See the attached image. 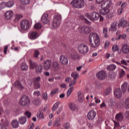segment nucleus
<instances>
[{"label": "nucleus", "mask_w": 129, "mask_h": 129, "mask_svg": "<svg viewBox=\"0 0 129 129\" xmlns=\"http://www.w3.org/2000/svg\"><path fill=\"white\" fill-rule=\"evenodd\" d=\"M118 27L126 28L127 27V20H125L123 18H121L118 21Z\"/></svg>", "instance_id": "obj_11"}, {"label": "nucleus", "mask_w": 129, "mask_h": 129, "mask_svg": "<svg viewBox=\"0 0 129 129\" xmlns=\"http://www.w3.org/2000/svg\"><path fill=\"white\" fill-rule=\"evenodd\" d=\"M52 68L55 70V71H58L59 69H60V66L59 65V63H58L56 61H54L52 63Z\"/></svg>", "instance_id": "obj_25"}, {"label": "nucleus", "mask_w": 129, "mask_h": 129, "mask_svg": "<svg viewBox=\"0 0 129 129\" xmlns=\"http://www.w3.org/2000/svg\"><path fill=\"white\" fill-rule=\"evenodd\" d=\"M38 37V33L36 31H33L30 33L29 38L31 40H36Z\"/></svg>", "instance_id": "obj_21"}, {"label": "nucleus", "mask_w": 129, "mask_h": 129, "mask_svg": "<svg viewBox=\"0 0 129 129\" xmlns=\"http://www.w3.org/2000/svg\"><path fill=\"white\" fill-rule=\"evenodd\" d=\"M34 127H35V126L34 123H33L30 125V127L28 128V129H34Z\"/></svg>", "instance_id": "obj_64"}, {"label": "nucleus", "mask_w": 129, "mask_h": 129, "mask_svg": "<svg viewBox=\"0 0 129 129\" xmlns=\"http://www.w3.org/2000/svg\"><path fill=\"white\" fill-rule=\"evenodd\" d=\"M43 66L42 65L40 64L38 66H37L35 69V71L36 73H42L43 72Z\"/></svg>", "instance_id": "obj_32"}, {"label": "nucleus", "mask_w": 129, "mask_h": 129, "mask_svg": "<svg viewBox=\"0 0 129 129\" xmlns=\"http://www.w3.org/2000/svg\"><path fill=\"white\" fill-rule=\"evenodd\" d=\"M110 91H111V89L110 88H108L105 90L104 94H105V95H108V94L110 93Z\"/></svg>", "instance_id": "obj_49"}, {"label": "nucleus", "mask_w": 129, "mask_h": 129, "mask_svg": "<svg viewBox=\"0 0 129 129\" xmlns=\"http://www.w3.org/2000/svg\"><path fill=\"white\" fill-rule=\"evenodd\" d=\"M14 5L15 3H14V1H10L6 4L1 3V6H3V7H6V6H7L8 8H12V7H13V6H14Z\"/></svg>", "instance_id": "obj_24"}, {"label": "nucleus", "mask_w": 129, "mask_h": 129, "mask_svg": "<svg viewBox=\"0 0 129 129\" xmlns=\"http://www.w3.org/2000/svg\"><path fill=\"white\" fill-rule=\"evenodd\" d=\"M47 14H44L41 17V21L44 25L48 24L49 22V17Z\"/></svg>", "instance_id": "obj_19"}, {"label": "nucleus", "mask_w": 129, "mask_h": 129, "mask_svg": "<svg viewBox=\"0 0 129 129\" xmlns=\"http://www.w3.org/2000/svg\"><path fill=\"white\" fill-rule=\"evenodd\" d=\"M20 27L23 31H28L30 29V27H31L30 21L26 20H22L20 23Z\"/></svg>", "instance_id": "obj_9"}, {"label": "nucleus", "mask_w": 129, "mask_h": 129, "mask_svg": "<svg viewBox=\"0 0 129 129\" xmlns=\"http://www.w3.org/2000/svg\"><path fill=\"white\" fill-rule=\"evenodd\" d=\"M13 12L11 11H7L5 15V19L6 20H10L12 19V17H13Z\"/></svg>", "instance_id": "obj_22"}, {"label": "nucleus", "mask_w": 129, "mask_h": 129, "mask_svg": "<svg viewBox=\"0 0 129 129\" xmlns=\"http://www.w3.org/2000/svg\"><path fill=\"white\" fill-rule=\"evenodd\" d=\"M19 121L18 120H14L11 122V125L14 128H17L19 126Z\"/></svg>", "instance_id": "obj_31"}, {"label": "nucleus", "mask_w": 129, "mask_h": 129, "mask_svg": "<svg viewBox=\"0 0 129 129\" xmlns=\"http://www.w3.org/2000/svg\"><path fill=\"white\" fill-rule=\"evenodd\" d=\"M71 76L73 78H74V80L72 81L69 85V87H70V88L68 89L67 92V97H69L71 95V93H72L73 89H74V88L73 86V85H75V84H76L77 80L78 78H79V74H77V73L76 72H74L71 74Z\"/></svg>", "instance_id": "obj_2"}, {"label": "nucleus", "mask_w": 129, "mask_h": 129, "mask_svg": "<svg viewBox=\"0 0 129 129\" xmlns=\"http://www.w3.org/2000/svg\"><path fill=\"white\" fill-rule=\"evenodd\" d=\"M40 80H41V78L37 77L34 79V82H40Z\"/></svg>", "instance_id": "obj_59"}, {"label": "nucleus", "mask_w": 129, "mask_h": 129, "mask_svg": "<svg viewBox=\"0 0 129 129\" xmlns=\"http://www.w3.org/2000/svg\"><path fill=\"white\" fill-rule=\"evenodd\" d=\"M34 28L36 29V30H39V29L42 28V24H41L40 23H37L34 25Z\"/></svg>", "instance_id": "obj_42"}, {"label": "nucleus", "mask_w": 129, "mask_h": 129, "mask_svg": "<svg viewBox=\"0 0 129 129\" xmlns=\"http://www.w3.org/2000/svg\"><path fill=\"white\" fill-rule=\"evenodd\" d=\"M78 31L81 34H89L90 28L88 26H80L78 28Z\"/></svg>", "instance_id": "obj_10"}, {"label": "nucleus", "mask_w": 129, "mask_h": 129, "mask_svg": "<svg viewBox=\"0 0 129 129\" xmlns=\"http://www.w3.org/2000/svg\"><path fill=\"white\" fill-rule=\"evenodd\" d=\"M89 40L92 48H97L100 44L99 35L95 33L89 34Z\"/></svg>", "instance_id": "obj_1"}, {"label": "nucleus", "mask_w": 129, "mask_h": 129, "mask_svg": "<svg viewBox=\"0 0 129 129\" xmlns=\"http://www.w3.org/2000/svg\"><path fill=\"white\" fill-rule=\"evenodd\" d=\"M39 55H40V52H39V50H35L33 55L34 58H38L39 57Z\"/></svg>", "instance_id": "obj_48"}, {"label": "nucleus", "mask_w": 129, "mask_h": 129, "mask_svg": "<svg viewBox=\"0 0 129 129\" xmlns=\"http://www.w3.org/2000/svg\"><path fill=\"white\" fill-rule=\"evenodd\" d=\"M61 19L62 17L60 14H57L54 16L53 21L52 23V27L53 29H56L60 25V22H61Z\"/></svg>", "instance_id": "obj_6"}, {"label": "nucleus", "mask_w": 129, "mask_h": 129, "mask_svg": "<svg viewBox=\"0 0 129 129\" xmlns=\"http://www.w3.org/2000/svg\"><path fill=\"white\" fill-rule=\"evenodd\" d=\"M125 74V72H124V71L123 70H121L120 73L119 74L120 78H122V77H123Z\"/></svg>", "instance_id": "obj_54"}, {"label": "nucleus", "mask_w": 129, "mask_h": 129, "mask_svg": "<svg viewBox=\"0 0 129 129\" xmlns=\"http://www.w3.org/2000/svg\"><path fill=\"white\" fill-rule=\"evenodd\" d=\"M115 118L117 121H121L123 119V115H122L121 113H118L116 114Z\"/></svg>", "instance_id": "obj_27"}, {"label": "nucleus", "mask_w": 129, "mask_h": 129, "mask_svg": "<svg viewBox=\"0 0 129 129\" xmlns=\"http://www.w3.org/2000/svg\"><path fill=\"white\" fill-rule=\"evenodd\" d=\"M21 70L22 71H27L28 70V66L26 63H22L21 66Z\"/></svg>", "instance_id": "obj_39"}, {"label": "nucleus", "mask_w": 129, "mask_h": 129, "mask_svg": "<svg viewBox=\"0 0 129 129\" xmlns=\"http://www.w3.org/2000/svg\"><path fill=\"white\" fill-rule=\"evenodd\" d=\"M122 12H123V9H122V8H120L117 11V14L121 15V14H122Z\"/></svg>", "instance_id": "obj_58"}, {"label": "nucleus", "mask_w": 129, "mask_h": 129, "mask_svg": "<svg viewBox=\"0 0 129 129\" xmlns=\"http://www.w3.org/2000/svg\"><path fill=\"white\" fill-rule=\"evenodd\" d=\"M126 38V34H120L118 37L116 36L115 38V40L116 41H119L120 39H122V40H124Z\"/></svg>", "instance_id": "obj_30"}, {"label": "nucleus", "mask_w": 129, "mask_h": 129, "mask_svg": "<svg viewBox=\"0 0 129 129\" xmlns=\"http://www.w3.org/2000/svg\"><path fill=\"white\" fill-rule=\"evenodd\" d=\"M34 89H39L40 88V83L38 82H34Z\"/></svg>", "instance_id": "obj_43"}, {"label": "nucleus", "mask_w": 129, "mask_h": 129, "mask_svg": "<svg viewBox=\"0 0 129 129\" xmlns=\"http://www.w3.org/2000/svg\"><path fill=\"white\" fill-rule=\"evenodd\" d=\"M96 76L100 80H103L106 77V72L104 71H100L96 74Z\"/></svg>", "instance_id": "obj_12"}, {"label": "nucleus", "mask_w": 129, "mask_h": 129, "mask_svg": "<svg viewBox=\"0 0 129 129\" xmlns=\"http://www.w3.org/2000/svg\"><path fill=\"white\" fill-rule=\"evenodd\" d=\"M119 48L118 45H114L112 48V51H113V52H115V51H117L118 50Z\"/></svg>", "instance_id": "obj_51"}, {"label": "nucleus", "mask_w": 129, "mask_h": 129, "mask_svg": "<svg viewBox=\"0 0 129 129\" xmlns=\"http://www.w3.org/2000/svg\"><path fill=\"white\" fill-rule=\"evenodd\" d=\"M71 4L76 9H82L84 7V0H73Z\"/></svg>", "instance_id": "obj_7"}, {"label": "nucleus", "mask_w": 129, "mask_h": 129, "mask_svg": "<svg viewBox=\"0 0 129 129\" xmlns=\"http://www.w3.org/2000/svg\"><path fill=\"white\" fill-rule=\"evenodd\" d=\"M37 115L38 119H44V113L39 112L37 113Z\"/></svg>", "instance_id": "obj_41"}, {"label": "nucleus", "mask_w": 129, "mask_h": 129, "mask_svg": "<svg viewBox=\"0 0 129 129\" xmlns=\"http://www.w3.org/2000/svg\"><path fill=\"white\" fill-rule=\"evenodd\" d=\"M95 116H96V112L94 110L90 111L88 113L87 117L89 120H93V119L95 118Z\"/></svg>", "instance_id": "obj_13"}, {"label": "nucleus", "mask_w": 129, "mask_h": 129, "mask_svg": "<svg viewBox=\"0 0 129 129\" xmlns=\"http://www.w3.org/2000/svg\"><path fill=\"white\" fill-rule=\"evenodd\" d=\"M33 95L34 96H36L37 97H39V96L41 95V93L39 91H35L33 93Z\"/></svg>", "instance_id": "obj_50"}, {"label": "nucleus", "mask_w": 129, "mask_h": 129, "mask_svg": "<svg viewBox=\"0 0 129 129\" xmlns=\"http://www.w3.org/2000/svg\"><path fill=\"white\" fill-rule=\"evenodd\" d=\"M60 104V102H56L52 106L51 109L52 111H55L58 108V106Z\"/></svg>", "instance_id": "obj_38"}, {"label": "nucleus", "mask_w": 129, "mask_h": 129, "mask_svg": "<svg viewBox=\"0 0 129 129\" xmlns=\"http://www.w3.org/2000/svg\"><path fill=\"white\" fill-rule=\"evenodd\" d=\"M51 64H52V63L50 60L47 59L45 60L43 63V67L45 70H49L51 67Z\"/></svg>", "instance_id": "obj_16"}, {"label": "nucleus", "mask_w": 129, "mask_h": 129, "mask_svg": "<svg viewBox=\"0 0 129 129\" xmlns=\"http://www.w3.org/2000/svg\"><path fill=\"white\" fill-rule=\"evenodd\" d=\"M78 50L81 54H86L88 53V46L85 43H82L78 46Z\"/></svg>", "instance_id": "obj_8"}, {"label": "nucleus", "mask_w": 129, "mask_h": 129, "mask_svg": "<svg viewBox=\"0 0 129 129\" xmlns=\"http://www.w3.org/2000/svg\"><path fill=\"white\" fill-rule=\"evenodd\" d=\"M116 69V66L114 64H110L107 68V70H110L111 71H113L114 70H115Z\"/></svg>", "instance_id": "obj_36"}, {"label": "nucleus", "mask_w": 129, "mask_h": 129, "mask_svg": "<svg viewBox=\"0 0 129 129\" xmlns=\"http://www.w3.org/2000/svg\"><path fill=\"white\" fill-rule=\"evenodd\" d=\"M103 33L105 34V37L106 38V36H107V35L106 34L107 33V29L104 28L103 29Z\"/></svg>", "instance_id": "obj_60"}, {"label": "nucleus", "mask_w": 129, "mask_h": 129, "mask_svg": "<svg viewBox=\"0 0 129 129\" xmlns=\"http://www.w3.org/2000/svg\"><path fill=\"white\" fill-rule=\"evenodd\" d=\"M112 6V2L110 1H107L104 2L101 5V8L102 9L100 10L99 12L101 15L104 16L107 15L109 13V8Z\"/></svg>", "instance_id": "obj_3"}, {"label": "nucleus", "mask_w": 129, "mask_h": 129, "mask_svg": "<svg viewBox=\"0 0 129 129\" xmlns=\"http://www.w3.org/2000/svg\"><path fill=\"white\" fill-rule=\"evenodd\" d=\"M42 98H43L44 100H48V95H47V93H44L42 95Z\"/></svg>", "instance_id": "obj_55"}, {"label": "nucleus", "mask_w": 129, "mask_h": 129, "mask_svg": "<svg viewBox=\"0 0 129 129\" xmlns=\"http://www.w3.org/2000/svg\"><path fill=\"white\" fill-rule=\"evenodd\" d=\"M121 51L123 54H128L129 53V46L126 44H124L122 45Z\"/></svg>", "instance_id": "obj_17"}, {"label": "nucleus", "mask_w": 129, "mask_h": 129, "mask_svg": "<svg viewBox=\"0 0 129 129\" xmlns=\"http://www.w3.org/2000/svg\"><path fill=\"white\" fill-rule=\"evenodd\" d=\"M58 92H59V89L55 88L51 91L50 94L51 95H54V94H56V93H58Z\"/></svg>", "instance_id": "obj_47"}, {"label": "nucleus", "mask_w": 129, "mask_h": 129, "mask_svg": "<svg viewBox=\"0 0 129 129\" xmlns=\"http://www.w3.org/2000/svg\"><path fill=\"white\" fill-rule=\"evenodd\" d=\"M114 95L116 98H120L122 95V92L120 88H117L114 91Z\"/></svg>", "instance_id": "obj_15"}, {"label": "nucleus", "mask_w": 129, "mask_h": 129, "mask_svg": "<svg viewBox=\"0 0 129 129\" xmlns=\"http://www.w3.org/2000/svg\"><path fill=\"white\" fill-rule=\"evenodd\" d=\"M117 108H121L122 107V104L121 103H118L117 104Z\"/></svg>", "instance_id": "obj_63"}, {"label": "nucleus", "mask_w": 129, "mask_h": 129, "mask_svg": "<svg viewBox=\"0 0 129 129\" xmlns=\"http://www.w3.org/2000/svg\"><path fill=\"white\" fill-rule=\"evenodd\" d=\"M78 96L79 102H83V100H84V95L81 93V92H78Z\"/></svg>", "instance_id": "obj_28"}, {"label": "nucleus", "mask_w": 129, "mask_h": 129, "mask_svg": "<svg viewBox=\"0 0 129 129\" xmlns=\"http://www.w3.org/2000/svg\"><path fill=\"white\" fill-rule=\"evenodd\" d=\"M25 115L28 117V118H30L31 117V115H32V114L30 111H27L24 113Z\"/></svg>", "instance_id": "obj_52"}, {"label": "nucleus", "mask_w": 129, "mask_h": 129, "mask_svg": "<svg viewBox=\"0 0 129 129\" xmlns=\"http://www.w3.org/2000/svg\"><path fill=\"white\" fill-rule=\"evenodd\" d=\"M29 64H30V69H35L38 66V64L35 61H33L32 60H29Z\"/></svg>", "instance_id": "obj_29"}, {"label": "nucleus", "mask_w": 129, "mask_h": 129, "mask_svg": "<svg viewBox=\"0 0 129 129\" xmlns=\"http://www.w3.org/2000/svg\"><path fill=\"white\" fill-rule=\"evenodd\" d=\"M124 106L125 109H129V98L125 99Z\"/></svg>", "instance_id": "obj_40"}, {"label": "nucleus", "mask_w": 129, "mask_h": 129, "mask_svg": "<svg viewBox=\"0 0 129 129\" xmlns=\"http://www.w3.org/2000/svg\"><path fill=\"white\" fill-rule=\"evenodd\" d=\"M9 124V121L8 120H6L3 124H0V129H7L6 126H8Z\"/></svg>", "instance_id": "obj_34"}, {"label": "nucleus", "mask_w": 129, "mask_h": 129, "mask_svg": "<svg viewBox=\"0 0 129 129\" xmlns=\"http://www.w3.org/2000/svg\"><path fill=\"white\" fill-rule=\"evenodd\" d=\"M14 86L15 87H17V88H20L21 89H23L24 88V87L21 84V82H20L19 81H17L14 83Z\"/></svg>", "instance_id": "obj_33"}, {"label": "nucleus", "mask_w": 129, "mask_h": 129, "mask_svg": "<svg viewBox=\"0 0 129 129\" xmlns=\"http://www.w3.org/2000/svg\"><path fill=\"white\" fill-rule=\"evenodd\" d=\"M109 46V41H106V42H105V49L108 48Z\"/></svg>", "instance_id": "obj_61"}, {"label": "nucleus", "mask_w": 129, "mask_h": 129, "mask_svg": "<svg viewBox=\"0 0 129 129\" xmlns=\"http://www.w3.org/2000/svg\"><path fill=\"white\" fill-rule=\"evenodd\" d=\"M127 82H124V83L121 85V89L122 91V92H125L126 91V89L127 88Z\"/></svg>", "instance_id": "obj_35"}, {"label": "nucleus", "mask_w": 129, "mask_h": 129, "mask_svg": "<svg viewBox=\"0 0 129 129\" xmlns=\"http://www.w3.org/2000/svg\"><path fill=\"white\" fill-rule=\"evenodd\" d=\"M60 121H61L60 119V117H57L53 123L54 126H55V125H56V124H57L58 123L60 122Z\"/></svg>", "instance_id": "obj_53"}, {"label": "nucleus", "mask_w": 129, "mask_h": 129, "mask_svg": "<svg viewBox=\"0 0 129 129\" xmlns=\"http://www.w3.org/2000/svg\"><path fill=\"white\" fill-rule=\"evenodd\" d=\"M71 58L73 60H79L80 59V56L78 54H73L71 55Z\"/></svg>", "instance_id": "obj_37"}, {"label": "nucleus", "mask_w": 129, "mask_h": 129, "mask_svg": "<svg viewBox=\"0 0 129 129\" xmlns=\"http://www.w3.org/2000/svg\"><path fill=\"white\" fill-rule=\"evenodd\" d=\"M18 122L20 124H25L27 122V117L24 116H21L18 119Z\"/></svg>", "instance_id": "obj_23"}, {"label": "nucleus", "mask_w": 129, "mask_h": 129, "mask_svg": "<svg viewBox=\"0 0 129 129\" xmlns=\"http://www.w3.org/2000/svg\"><path fill=\"white\" fill-rule=\"evenodd\" d=\"M70 123L69 122H67L64 125V127L65 129H69L70 128Z\"/></svg>", "instance_id": "obj_56"}, {"label": "nucleus", "mask_w": 129, "mask_h": 129, "mask_svg": "<svg viewBox=\"0 0 129 129\" xmlns=\"http://www.w3.org/2000/svg\"><path fill=\"white\" fill-rule=\"evenodd\" d=\"M19 104L22 106H28L31 104V100L29 97L23 95L20 98Z\"/></svg>", "instance_id": "obj_4"}, {"label": "nucleus", "mask_w": 129, "mask_h": 129, "mask_svg": "<svg viewBox=\"0 0 129 129\" xmlns=\"http://www.w3.org/2000/svg\"><path fill=\"white\" fill-rule=\"evenodd\" d=\"M20 2L21 3L22 5H27L30 4V0H20Z\"/></svg>", "instance_id": "obj_45"}, {"label": "nucleus", "mask_w": 129, "mask_h": 129, "mask_svg": "<svg viewBox=\"0 0 129 129\" xmlns=\"http://www.w3.org/2000/svg\"><path fill=\"white\" fill-rule=\"evenodd\" d=\"M21 18H23V15H17L15 16V18L14 19V22H19V21L20 20V19H21Z\"/></svg>", "instance_id": "obj_44"}, {"label": "nucleus", "mask_w": 129, "mask_h": 129, "mask_svg": "<svg viewBox=\"0 0 129 129\" xmlns=\"http://www.w3.org/2000/svg\"><path fill=\"white\" fill-rule=\"evenodd\" d=\"M113 122L114 123L113 129H118V128L120 127V126H119V123L116 121H113Z\"/></svg>", "instance_id": "obj_46"}, {"label": "nucleus", "mask_w": 129, "mask_h": 129, "mask_svg": "<svg viewBox=\"0 0 129 129\" xmlns=\"http://www.w3.org/2000/svg\"><path fill=\"white\" fill-rule=\"evenodd\" d=\"M109 31L110 32H114V31H117V21L114 22L109 29Z\"/></svg>", "instance_id": "obj_18"}, {"label": "nucleus", "mask_w": 129, "mask_h": 129, "mask_svg": "<svg viewBox=\"0 0 129 129\" xmlns=\"http://www.w3.org/2000/svg\"><path fill=\"white\" fill-rule=\"evenodd\" d=\"M33 103L35 106H40L41 105V99L40 98H35L33 100Z\"/></svg>", "instance_id": "obj_26"}, {"label": "nucleus", "mask_w": 129, "mask_h": 129, "mask_svg": "<svg viewBox=\"0 0 129 129\" xmlns=\"http://www.w3.org/2000/svg\"><path fill=\"white\" fill-rule=\"evenodd\" d=\"M8 48H9V46H8V45L4 46V53L6 54H7V51L8 50Z\"/></svg>", "instance_id": "obj_62"}, {"label": "nucleus", "mask_w": 129, "mask_h": 129, "mask_svg": "<svg viewBox=\"0 0 129 129\" xmlns=\"http://www.w3.org/2000/svg\"><path fill=\"white\" fill-rule=\"evenodd\" d=\"M69 106L70 109H71L72 111H76V110H78V107H77V105H76V104H75L74 103H69Z\"/></svg>", "instance_id": "obj_20"}, {"label": "nucleus", "mask_w": 129, "mask_h": 129, "mask_svg": "<svg viewBox=\"0 0 129 129\" xmlns=\"http://www.w3.org/2000/svg\"><path fill=\"white\" fill-rule=\"evenodd\" d=\"M85 17L90 20V21H92V22L97 21L99 19V15L95 12H92L90 14L89 13H86Z\"/></svg>", "instance_id": "obj_5"}, {"label": "nucleus", "mask_w": 129, "mask_h": 129, "mask_svg": "<svg viewBox=\"0 0 129 129\" xmlns=\"http://www.w3.org/2000/svg\"><path fill=\"white\" fill-rule=\"evenodd\" d=\"M124 115L126 118H128L129 119V111H126L124 113Z\"/></svg>", "instance_id": "obj_57"}, {"label": "nucleus", "mask_w": 129, "mask_h": 129, "mask_svg": "<svg viewBox=\"0 0 129 129\" xmlns=\"http://www.w3.org/2000/svg\"><path fill=\"white\" fill-rule=\"evenodd\" d=\"M59 61L63 65L68 64V57L65 55H61L59 57Z\"/></svg>", "instance_id": "obj_14"}]
</instances>
